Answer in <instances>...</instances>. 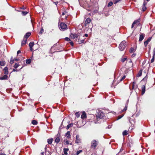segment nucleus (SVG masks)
<instances>
[{"label":"nucleus","instance_id":"obj_12","mask_svg":"<svg viewBox=\"0 0 155 155\" xmlns=\"http://www.w3.org/2000/svg\"><path fill=\"white\" fill-rule=\"evenodd\" d=\"M91 19L89 18H87V19H86L85 21V24H89L91 22Z\"/></svg>","mask_w":155,"mask_h":155},{"label":"nucleus","instance_id":"obj_38","mask_svg":"<svg viewBox=\"0 0 155 155\" xmlns=\"http://www.w3.org/2000/svg\"><path fill=\"white\" fill-rule=\"evenodd\" d=\"M123 116H124L123 115H120L118 117V118L117 119V120H118L120 119Z\"/></svg>","mask_w":155,"mask_h":155},{"label":"nucleus","instance_id":"obj_36","mask_svg":"<svg viewBox=\"0 0 155 155\" xmlns=\"http://www.w3.org/2000/svg\"><path fill=\"white\" fill-rule=\"evenodd\" d=\"M70 36V38H71L73 39L74 40V34H71V35Z\"/></svg>","mask_w":155,"mask_h":155},{"label":"nucleus","instance_id":"obj_31","mask_svg":"<svg viewBox=\"0 0 155 155\" xmlns=\"http://www.w3.org/2000/svg\"><path fill=\"white\" fill-rule=\"evenodd\" d=\"M14 60L13 58L12 57L11 58V60H10V63L11 64H13V63H14Z\"/></svg>","mask_w":155,"mask_h":155},{"label":"nucleus","instance_id":"obj_53","mask_svg":"<svg viewBox=\"0 0 155 155\" xmlns=\"http://www.w3.org/2000/svg\"><path fill=\"white\" fill-rule=\"evenodd\" d=\"M21 53V51L20 50H18L17 51V54H19Z\"/></svg>","mask_w":155,"mask_h":155},{"label":"nucleus","instance_id":"obj_16","mask_svg":"<svg viewBox=\"0 0 155 155\" xmlns=\"http://www.w3.org/2000/svg\"><path fill=\"white\" fill-rule=\"evenodd\" d=\"M69 150L68 148H64V154L65 155H68L67 152Z\"/></svg>","mask_w":155,"mask_h":155},{"label":"nucleus","instance_id":"obj_1","mask_svg":"<svg viewBox=\"0 0 155 155\" xmlns=\"http://www.w3.org/2000/svg\"><path fill=\"white\" fill-rule=\"evenodd\" d=\"M59 27L61 30L64 31L67 29V26L64 23L61 22Z\"/></svg>","mask_w":155,"mask_h":155},{"label":"nucleus","instance_id":"obj_30","mask_svg":"<svg viewBox=\"0 0 155 155\" xmlns=\"http://www.w3.org/2000/svg\"><path fill=\"white\" fill-rule=\"evenodd\" d=\"M21 12L22 15L24 16L25 15L28 13V12L26 11H22Z\"/></svg>","mask_w":155,"mask_h":155},{"label":"nucleus","instance_id":"obj_3","mask_svg":"<svg viewBox=\"0 0 155 155\" xmlns=\"http://www.w3.org/2000/svg\"><path fill=\"white\" fill-rule=\"evenodd\" d=\"M97 114L96 115L97 119H102L105 116V114L104 112L101 110H99Z\"/></svg>","mask_w":155,"mask_h":155},{"label":"nucleus","instance_id":"obj_15","mask_svg":"<svg viewBox=\"0 0 155 155\" xmlns=\"http://www.w3.org/2000/svg\"><path fill=\"white\" fill-rule=\"evenodd\" d=\"M128 100L127 101V103L126 104V106H125V107L122 110V112L125 111H126L127 110V104H128Z\"/></svg>","mask_w":155,"mask_h":155},{"label":"nucleus","instance_id":"obj_19","mask_svg":"<svg viewBox=\"0 0 155 155\" xmlns=\"http://www.w3.org/2000/svg\"><path fill=\"white\" fill-rule=\"evenodd\" d=\"M74 40H77L79 38V35L77 34H74Z\"/></svg>","mask_w":155,"mask_h":155},{"label":"nucleus","instance_id":"obj_48","mask_svg":"<svg viewBox=\"0 0 155 155\" xmlns=\"http://www.w3.org/2000/svg\"><path fill=\"white\" fill-rule=\"evenodd\" d=\"M135 22H134L132 25V26H131V28H133L134 27V25H135Z\"/></svg>","mask_w":155,"mask_h":155},{"label":"nucleus","instance_id":"obj_52","mask_svg":"<svg viewBox=\"0 0 155 155\" xmlns=\"http://www.w3.org/2000/svg\"><path fill=\"white\" fill-rule=\"evenodd\" d=\"M70 44L72 45L73 46V43L72 41H71L70 42Z\"/></svg>","mask_w":155,"mask_h":155},{"label":"nucleus","instance_id":"obj_47","mask_svg":"<svg viewBox=\"0 0 155 155\" xmlns=\"http://www.w3.org/2000/svg\"><path fill=\"white\" fill-rule=\"evenodd\" d=\"M153 55L155 56V48H154L153 51Z\"/></svg>","mask_w":155,"mask_h":155},{"label":"nucleus","instance_id":"obj_56","mask_svg":"<svg viewBox=\"0 0 155 155\" xmlns=\"http://www.w3.org/2000/svg\"><path fill=\"white\" fill-rule=\"evenodd\" d=\"M15 60L16 61H18L19 60V59L18 58H16L15 59Z\"/></svg>","mask_w":155,"mask_h":155},{"label":"nucleus","instance_id":"obj_49","mask_svg":"<svg viewBox=\"0 0 155 155\" xmlns=\"http://www.w3.org/2000/svg\"><path fill=\"white\" fill-rule=\"evenodd\" d=\"M65 143H66V144H69V141L68 140H67L66 141Z\"/></svg>","mask_w":155,"mask_h":155},{"label":"nucleus","instance_id":"obj_45","mask_svg":"<svg viewBox=\"0 0 155 155\" xmlns=\"http://www.w3.org/2000/svg\"><path fill=\"white\" fill-rule=\"evenodd\" d=\"M65 40L66 41H70L71 40L70 39L68 38V37H66L65 38Z\"/></svg>","mask_w":155,"mask_h":155},{"label":"nucleus","instance_id":"obj_6","mask_svg":"<svg viewBox=\"0 0 155 155\" xmlns=\"http://www.w3.org/2000/svg\"><path fill=\"white\" fill-rule=\"evenodd\" d=\"M145 35L144 34L140 33V35L139 41H141L144 38Z\"/></svg>","mask_w":155,"mask_h":155},{"label":"nucleus","instance_id":"obj_62","mask_svg":"<svg viewBox=\"0 0 155 155\" xmlns=\"http://www.w3.org/2000/svg\"><path fill=\"white\" fill-rule=\"evenodd\" d=\"M121 150H120V151L119 152V153H120V152H121Z\"/></svg>","mask_w":155,"mask_h":155},{"label":"nucleus","instance_id":"obj_46","mask_svg":"<svg viewBox=\"0 0 155 155\" xmlns=\"http://www.w3.org/2000/svg\"><path fill=\"white\" fill-rule=\"evenodd\" d=\"M126 77V76H125V75H124L123 76V77H122V78H121V79H120V81H122V80H123Z\"/></svg>","mask_w":155,"mask_h":155},{"label":"nucleus","instance_id":"obj_11","mask_svg":"<svg viewBox=\"0 0 155 155\" xmlns=\"http://www.w3.org/2000/svg\"><path fill=\"white\" fill-rule=\"evenodd\" d=\"M27 39L24 38L21 42V45L23 46L25 45L26 43Z\"/></svg>","mask_w":155,"mask_h":155},{"label":"nucleus","instance_id":"obj_17","mask_svg":"<svg viewBox=\"0 0 155 155\" xmlns=\"http://www.w3.org/2000/svg\"><path fill=\"white\" fill-rule=\"evenodd\" d=\"M53 139L52 138H51L50 139H48L47 140V142L49 144H51L52 143V141H53Z\"/></svg>","mask_w":155,"mask_h":155},{"label":"nucleus","instance_id":"obj_10","mask_svg":"<svg viewBox=\"0 0 155 155\" xmlns=\"http://www.w3.org/2000/svg\"><path fill=\"white\" fill-rule=\"evenodd\" d=\"M8 78V76L5 75H4L2 77H0V80H3L7 79Z\"/></svg>","mask_w":155,"mask_h":155},{"label":"nucleus","instance_id":"obj_40","mask_svg":"<svg viewBox=\"0 0 155 155\" xmlns=\"http://www.w3.org/2000/svg\"><path fill=\"white\" fill-rule=\"evenodd\" d=\"M136 84V83L135 82H133L132 84V89H134V86Z\"/></svg>","mask_w":155,"mask_h":155},{"label":"nucleus","instance_id":"obj_29","mask_svg":"<svg viewBox=\"0 0 155 155\" xmlns=\"http://www.w3.org/2000/svg\"><path fill=\"white\" fill-rule=\"evenodd\" d=\"M127 134H128V131L126 130H124L123 133V135L124 136L127 135Z\"/></svg>","mask_w":155,"mask_h":155},{"label":"nucleus","instance_id":"obj_61","mask_svg":"<svg viewBox=\"0 0 155 155\" xmlns=\"http://www.w3.org/2000/svg\"><path fill=\"white\" fill-rule=\"evenodd\" d=\"M69 144H70L71 145H72V143H69Z\"/></svg>","mask_w":155,"mask_h":155},{"label":"nucleus","instance_id":"obj_64","mask_svg":"<svg viewBox=\"0 0 155 155\" xmlns=\"http://www.w3.org/2000/svg\"><path fill=\"white\" fill-rule=\"evenodd\" d=\"M56 3H58V2H55V4H56Z\"/></svg>","mask_w":155,"mask_h":155},{"label":"nucleus","instance_id":"obj_4","mask_svg":"<svg viewBox=\"0 0 155 155\" xmlns=\"http://www.w3.org/2000/svg\"><path fill=\"white\" fill-rule=\"evenodd\" d=\"M98 142L96 140L92 141L91 143V147L92 148L95 149L97 146Z\"/></svg>","mask_w":155,"mask_h":155},{"label":"nucleus","instance_id":"obj_26","mask_svg":"<svg viewBox=\"0 0 155 155\" xmlns=\"http://www.w3.org/2000/svg\"><path fill=\"white\" fill-rule=\"evenodd\" d=\"M5 64L4 61H0V65L1 66H4Z\"/></svg>","mask_w":155,"mask_h":155},{"label":"nucleus","instance_id":"obj_34","mask_svg":"<svg viewBox=\"0 0 155 155\" xmlns=\"http://www.w3.org/2000/svg\"><path fill=\"white\" fill-rule=\"evenodd\" d=\"M19 64L17 63H15V65L14 66V67L16 69L19 66Z\"/></svg>","mask_w":155,"mask_h":155},{"label":"nucleus","instance_id":"obj_33","mask_svg":"<svg viewBox=\"0 0 155 155\" xmlns=\"http://www.w3.org/2000/svg\"><path fill=\"white\" fill-rule=\"evenodd\" d=\"M86 42L85 41H84V39L82 40H80L79 42V43L81 44V43H85Z\"/></svg>","mask_w":155,"mask_h":155},{"label":"nucleus","instance_id":"obj_32","mask_svg":"<svg viewBox=\"0 0 155 155\" xmlns=\"http://www.w3.org/2000/svg\"><path fill=\"white\" fill-rule=\"evenodd\" d=\"M113 5V2H110L108 4L107 6L108 7H110L112 6Z\"/></svg>","mask_w":155,"mask_h":155},{"label":"nucleus","instance_id":"obj_41","mask_svg":"<svg viewBox=\"0 0 155 155\" xmlns=\"http://www.w3.org/2000/svg\"><path fill=\"white\" fill-rule=\"evenodd\" d=\"M154 58H155V56L153 55L152 58L151 59V63H153L154 61Z\"/></svg>","mask_w":155,"mask_h":155},{"label":"nucleus","instance_id":"obj_44","mask_svg":"<svg viewBox=\"0 0 155 155\" xmlns=\"http://www.w3.org/2000/svg\"><path fill=\"white\" fill-rule=\"evenodd\" d=\"M126 59H127V58H122V59L121 61L122 62H124L126 60Z\"/></svg>","mask_w":155,"mask_h":155},{"label":"nucleus","instance_id":"obj_13","mask_svg":"<svg viewBox=\"0 0 155 155\" xmlns=\"http://www.w3.org/2000/svg\"><path fill=\"white\" fill-rule=\"evenodd\" d=\"M65 136L68 138H69L71 137L70 132L69 131H68L65 134Z\"/></svg>","mask_w":155,"mask_h":155},{"label":"nucleus","instance_id":"obj_9","mask_svg":"<svg viewBox=\"0 0 155 155\" xmlns=\"http://www.w3.org/2000/svg\"><path fill=\"white\" fill-rule=\"evenodd\" d=\"M31 35V33L30 32H28L24 36V38H25V39H27L29 36H30Z\"/></svg>","mask_w":155,"mask_h":155},{"label":"nucleus","instance_id":"obj_37","mask_svg":"<svg viewBox=\"0 0 155 155\" xmlns=\"http://www.w3.org/2000/svg\"><path fill=\"white\" fill-rule=\"evenodd\" d=\"M75 115L76 116V117H79V116H80V114L78 112L76 113L75 114Z\"/></svg>","mask_w":155,"mask_h":155},{"label":"nucleus","instance_id":"obj_25","mask_svg":"<svg viewBox=\"0 0 155 155\" xmlns=\"http://www.w3.org/2000/svg\"><path fill=\"white\" fill-rule=\"evenodd\" d=\"M31 123L33 124L36 125L37 124V122L35 120H33L32 121Z\"/></svg>","mask_w":155,"mask_h":155},{"label":"nucleus","instance_id":"obj_51","mask_svg":"<svg viewBox=\"0 0 155 155\" xmlns=\"http://www.w3.org/2000/svg\"><path fill=\"white\" fill-rule=\"evenodd\" d=\"M147 3L145 1L143 3V5H144L145 6H146V5Z\"/></svg>","mask_w":155,"mask_h":155},{"label":"nucleus","instance_id":"obj_7","mask_svg":"<svg viewBox=\"0 0 155 155\" xmlns=\"http://www.w3.org/2000/svg\"><path fill=\"white\" fill-rule=\"evenodd\" d=\"M151 39V37H149L147 38V40L144 42V45L145 47H146L148 43L150 41Z\"/></svg>","mask_w":155,"mask_h":155},{"label":"nucleus","instance_id":"obj_21","mask_svg":"<svg viewBox=\"0 0 155 155\" xmlns=\"http://www.w3.org/2000/svg\"><path fill=\"white\" fill-rule=\"evenodd\" d=\"M86 115L85 112H84L83 113V114H82L81 118H85L86 117Z\"/></svg>","mask_w":155,"mask_h":155},{"label":"nucleus","instance_id":"obj_2","mask_svg":"<svg viewBox=\"0 0 155 155\" xmlns=\"http://www.w3.org/2000/svg\"><path fill=\"white\" fill-rule=\"evenodd\" d=\"M126 46V42L124 41L120 43L119 45V48L121 51H123L125 48Z\"/></svg>","mask_w":155,"mask_h":155},{"label":"nucleus","instance_id":"obj_14","mask_svg":"<svg viewBox=\"0 0 155 155\" xmlns=\"http://www.w3.org/2000/svg\"><path fill=\"white\" fill-rule=\"evenodd\" d=\"M4 70L5 71L4 73L6 75L8 74V68L7 67H5L4 68Z\"/></svg>","mask_w":155,"mask_h":155},{"label":"nucleus","instance_id":"obj_57","mask_svg":"<svg viewBox=\"0 0 155 155\" xmlns=\"http://www.w3.org/2000/svg\"><path fill=\"white\" fill-rule=\"evenodd\" d=\"M135 55L136 54H133L132 55L133 57H134L135 56Z\"/></svg>","mask_w":155,"mask_h":155},{"label":"nucleus","instance_id":"obj_24","mask_svg":"<svg viewBox=\"0 0 155 155\" xmlns=\"http://www.w3.org/2000/svg\"><path fill=\"white\" fill-rule=\"evenodd\" d=\"M73 126V124H68L66 127V129H68L70 127H72Z\"/></svg>","mask_w":155,"mask_h":155},{"label":"nucleus","instance_id":"obj_35","mask_svg":"<svg viewBox=\"0 0 155 155\" xmlns=\"http://www.w3.org/2000/svg\"><path fill=\"white\" fill-rule=\"evenodd\" d=\"M82 152V150H80L78 151L77 152L76 154L77 155H78L79 154L81 153Z\"/></svg>","mask_w":155,"mask_h":155},{"label":"nucleus","instance_id":"obj_20","mask_svg":"<svg viewBox=\"0 0 155 155\" xmlns=\"http://www.w3.org/2000/svg\"><path fill=\"white\" fill-rule=\"evenodd\" d=\"M60 141V139L58 137H56L55 139V141L57 143H58Z\"/></svg>","mask_w":155,"mask_h":155},{"label":"nucleus","instance_id":"obj_59","mask_svg":"<svg viewBox=\"0 0 155 155\" xmlns=\"http://www.w3.org/2000/svg\"><path fill=\"white\" fill-rule=\"evenodd\" d=\"M44 152H42L41 153V154L42 155H44Z\"/></svg>","mask_w":155,"mask_h":155},{"label":"nucleus","instance_id":"obj_63","mask_svg":"<svg viewBox=\"0 0 155 155\" xmlns=\"http://www.w3.org/2000/svg\"><path fill=\"white\" fill-rule=\"evenodd\" d=\"M150 50L149 51H148V52L150 53Z\"/></svg>","mask_w":155,"mask_h":155},{"label":"nucleus","instance_id":"obj_42","mask_svg":"<svg viewBox=\"0 0 155 155\" xmlns=\"http://www.w3.org/2000/svg\"><path fill=\"white\" fill-rule=\"evenodd\" d=\"M134 48H131L130 50V53H132L134 51Z\"/></svg>","mask_w":155,"mask_h":155},{"label":"nucleus","instance_id":"obj_43","mask_svg":"<svg viewBox=\"0 0 155 155\" xmlns=\"http://www.w3.org/2000/svg\"><path fill=\"white\" fill-rule=\"evenodd\" d=\"M134 22H135V24H137V23L139 22V21L138 20H135L134 21Z\"/></svg>","mask_w":155,"mask_h":155},{"label":"nucleus","instance_id":"obj_54","mask_svg":"<svg viewBox=\"0 0 155 155\" xmlns=\"http://www.w3.org/2000/svg\"><path fill=\"white\" fill-rule=\"evenodd\" d=\"M88 36V34H85L83 36V37H84V36H85V37H87V36Z\"/></svg>","mask_w":155,"mask_h":155},{"label":"nucleus","instance_id":"obj_23","mask_svg":"<svg viewBox=\"0 0 155 155\" xmlns=\"http://www.w3.org/2000/svg\"><path fill=\"white\" fill-rule=\"evenodd\" d=\"M122 0H113V2L114 4H116L118 2H121Z\"/></svg>","mask_w":155,"mask_h":155},{"label":"nucleus","instance_id":"obj_5","mask_svg":"<svg viewBox=\"0 0 155 155\" xmlns=\"http://www.w3.org/2000/svg\"><path fill=\"white\" fill-rule=\"evenodd\" d=\"M81 139L79 137V136L78 135H77L76 136V139L75 140V143H78L81 142Z\"/></svg>","mask_w":155,"mask_h":155},{"label":"nucleus","instance_id":"obj_8","mask_svg":"<svg viewBox=\"0 0 155 155\" xmlns=\"http://www.w3.org/2000/svg\"><path fill=\"white\" fill-rule=\"evenodd\" d=\"M141 90H142V92H141V94L142 95H143L145 91V85H143L141 87Z\"/></svg>","mask_w":155,"mask_h":155},{"label":"nucleus","instance_id":"obj_18","mask_svg":"<svg viewBox=\"0 0 155 155\" xmlns=\"http://www.w3.org/2000/svg\"><path fill=\"white\" fill-rule=\"evenodd\" d=\"M142 74V70H140V71L138 72V73L137 74V76L138 77H140Z\"/></svg>","mask_w":155,"mask_h":155},{"label":"nucleus","instance_id":"obj_60","mask_svg":"<svg viewBox=\"0 0 155 155\" xmlns=\"http://www.w3.org/2000/svg\"><path fill=\"white\" fill-rule=\"evenodd\" d=\"M30 50L31 51H32V48H30Z\"/></svg>","mask_w":155,"mask_h":155},{"label":"nucleus","instance_id":"obj_28","mask_svg":"<svg viewBox=\"0 0 155 155\" xmlns=\"http://www.w3.org/2000/svg\"><path fill=\"white\" fill-rule=\"evenodd\" d=\"M147 9V8L146 7V6H145L144 5H143L142 8V11L143 12L145 11Z\"/></svg>","mask_w":155,"mask_h":155},{"label":"nucleus","instance_id":"obj_39","mask_svg":"<svg viewBox=\"0 0 155 155\" xmlns=\"http://www.w3.org/2000/svg\"><path fill=\"white\" fill-rule=\"evenodd\" d=\"M44 32V29L43 28H42L41 29L40 31L39 32V33L41 34H42L43 32Z\"/></svg>","mask_w":155,"mask_h":155},{"label":"nucleus","instance_id":"obj_50","mask_svg":"<svg viewBox=\"0 0 155 155\" xmlns=\"http://www.w3.org/2000/svg\"><path fill=\"white\" fill-rule=\"evenodd\" d=\"M147 76H146L144 78H143L142 80H147Z\"/></svg>","mask_w":155,"mask_h":155},{"label":"nucleus","instance_id":"obj_27","mask_svg":"<svg viewBox=\"0 0 155 155\" xmlns=\"http://www.w3.org/2000/svg\"><path fill=\"white\" fill-rule=\"evenodd\" d=\"M26 62L27 64H30L31 63V59H27Z\"/></svg>","mask_w":155,"mask_h":155},{"label":"nucleus","instance_id":"obj_22","mask_svg":"<svg viewBox=\"0 0 155 155\" xmlns=\"http://www.w3.org/2000/svg\"><path fill=\"white\" fill-rule=\"evenodd\" d=\"M34 45V42H30L29 44V46L30 47V48H32V47H33Z\"/></svg>","mask_w":155,"mask_h":155},{"label":"nucleus","instance_id":"obj_58","mask_svg":"<svg viewBox=\"0 0 155 155\" xmlns=\"http://www.w3.org/2000/svg\"><path fill=\"white\" fill-rule=\"evenodd\" d=\"M64 15V12H62V15Z\"/></svg>","mask_w":155,"mask_h":155},{"label":"nucleus","instance_id":"obj_55","mask_svg":"<svg viewBox=\"0 0 155 155\" xmlns=\"http://www.w3.org/2000/svg\"><path fill=\"white\" fill-rule=\"evenodd\" d=\"M13 71H18L17 70L15 69H13Z\"/></svg>","mask_w":155,"mask_h":155}]
</instances>
